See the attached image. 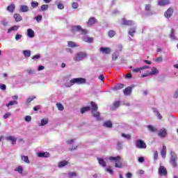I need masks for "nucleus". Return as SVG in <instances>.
I'll list each match as a JSON object with an SVG mask.
<instances>
[{
	"label": "nucleus",
	"mask_w": 178,
	"mask_h": 178,
	"mask_svg": "<svg viewBox=\"0 0 178 178\" xmlns=\"http://www.w3.org/2000/svg\"><path fill=\"white\" fill-rule=\"evenodd\" d=\"M72 9H77V8H79V3L76 2H73L72 3Z\"/></svg>",
	"instance_id": "49"
},
{
	"label": "nucleus",
	"mask_w": 178,
	"mask_h": 178,
	"mask_svg": "<svg viewBox=\"0 0 178 178\" xmlns=\"http://www.w3.org/2000/svg\"><path fill=\"white\" fill-rule=\"evenodd\" d=\"M14 19L17 22H22L23 20V17H22V15L17 13L14 14Z\"/></svg>",
	"instance_id": "18"
},
{
	"label": "nucleus",
	"mask_w": 178,
	"mask_h": 178,
	"mask_svg": "<svg viewBox=\"0 0 178 178\" xmlns=\"http://www.w3.org/2000/svg\"><path fill=\"white\" fill-rule=\"evenodd\" d=\"M48 8H49V6H48V4H43L41 6L40 11L44 12L45 10H48Z\"/></svg>",
	"instance_id": "33"
},
{
	"label": "nucleus",
	"mask_w": 178,
	"mask_h": 178,
	"mask_svg": "<svg viewBox=\"0 0 178 178\" xmlns=\"http://www.w3.org/2000/svg\"><path fill=\"white\" fill-rule=\"evenodd\" d=\"M108 35L110 38H113V37H115V35H116V31L111 30V31H108Z\"/></svg>",
	"instance_id": "31"
},
{
	"label": "nucleus",
	"mask_w": 178,
	"mask_h": 178,
	"mask_svg": "<svg viewBox=\"0 0 178 178\" xmlns=\"http://www.w3.org/2000/svg\"><path fill=\"white\" fill-rule=\"evenodd\" d=\"M15 172H19L20 175L23 173V167L22 165H19L18 168L15 169Z\"/></svg>",
	"instance_id": "44"
},
{
	"label": "nucleus",
	"mask_w": 178,
	"mask_h": 178,
	"mask_svg": "<svg viewBox=\"0 0 178 178\" xmlns=\"http://www.w3.org/2000/svg\"><path fill=\"white\" fill-rule=\"evenodd\" d=\"M158 73H159V70H158V68H156V67H153V68L152 69V71H151V72L149 73V74H150L151 76H154V75H155V74H158Z\"/></svg>",
	"instance_id": "30"
},
{
	"label": "nucleus",
	"mask_w": 178,
	"mask_h": 178,
	"mask_svg": "<svg viewBox=\"0 0 178 178\" xmlns=\"http://www.w3.org/2000/svg\"><path fill=\"white\" fill-rule=\"evenodd\" d=\"M170 37L172 40H176V36H175V29H171Z\"/></svg>",
	"instance_id": "46"
},
{
	"label": "nucleus",
	"mask_w": 178,
	"mask_h": 178,
	"mask_svg": "<svg viewBox=\"0 0 178 178\" xmlns=\"http://www.w3.org/2000/svg\"><path fill=\"white\" fill-rule=\"evenodd\" d=\"M86 56L87 54L86 53L81 51L75 54L74 60H75V62H80V60H83V59H84Z\"/></svg>",
	"instance_id": "5"
},
{
	"label": "nucleus",
	"mask_w": 178,
	"mask_h": 178,
	"mask_svg": "<svg viewBox=\"0 0 178 178\" xmlns=\"http://www.w3.org/2000/svg\"><path fill=\"white\" fill-rule=\"evenodd\" d=\"M27 34H28V37H30V38H33V37L35 35L34 34V31H33V29H29L27 30Z\"/></svg>",
	"instance_id": "22"
},
{
	"label": "nucleus",
	"mask_w": 178,
	"mask_h": 178,
	"mask_svg": "<svg viewBox=\"0 0 178 178\" xmlns=\"http://www.w3.org/2000/svg\"><path fill=\"white\" fill-rule=\"evenodd\" d=\"M91 110V107L90 106H85L82 107L80 110L81 113H86V112H88V111Z\"/></svg>",
	"instance_id": "24"
},
{
	"label": "nucleus",
	"mask_w": 178,
	"mask_h": 178,
	"mask_svg": "<svg viewBox=\"0 0 178 178\" xmlns=\"http://www.w3.org/2000/svg\"><path fill=\"white\" fill-rule=\"evenodd\" d=\"M48 119L43 118L42 120H41V122L40 124H39V126H45V124H48Z\"/></svg>",
	"instance_id": "37"
},
{
	"label": "nucleus",
	"mask_w": 178,
	"mask_h": 178,
	"mask_svg": "<svg viewBox=\"0 0 178 178\" xmlns=\"http://www.w3.org/2000/svg\"><path fill=\"white\" fill-rule=\"evenodd\" d=\"M17 104H18L17 101L13 100V101H10L8 104H6V106L9 108V106H12V105H17Z\"/></svg>",
	"instance_id": "35"
},
{
	"label": "nucleus",
	"mask_w": 178,
	"mask_h": 178,
	"mask_svg": "<svg viewBox=\"0 0 178 178\" xmlns=\"http://www.w3.org/2000/svg\"><path fill=\"white\" fill-rule=\"evenodd\" d=\"M135 88H136V85H132L129 87L125 88L124 90H134Z\"/></svg>",
	"instance_id": "57"
},
{
	"label": "nucleus",
	"mask_w": 178,
	"mask_h": 178,
	"mask_svg": "<svg viewBox=\"0 0 178 178\" xmlns=\"http://www.w3.org/2000/svg\"><path fill=\"white\" fill-rule=\"evenodd\" d=\"M6 140H7V141H11V144H13V145H16V141H17V138L12 136H7Z\"/></svg>",
	"instance_id": "12"
},
{
	"label": "nucleus",
	"mask_w": 178,
	"mask_h": 178,
	"mask_svg": "<svg viewBox=\"0 0 178 178\" xmlns=\"http://www.w3.org/2000/svg\"><path fill=\"white\" fill-rule=\"evenodd\" d=\"M20 38H22V35L17 34V35H15V40H16L17 41H18V40H20Z\"/></svg>",
	"instance_id": "62"
},
{
	"label": "nucleus",
	"mask_w": 178,
	"mask_h": 178,
	"mask_svg": "<svg viewBox=\"0 0 178 178\" xmlns=\"http://www.w3.org/2000/svg\"><path fill=\"white\" fill-rule=\"evenodd\" d=\"M97 160L101 166H103V168H105V166H106V162L105 161V160H104V159L97 158Z\"/></svg>",
	"instance_id": "21"
},
{
	"label": "nucleus",
	"mask_w": 178,
	"mask_h": 178,
	"mask_svg": "<svg viewBox=\"0 0 178 178\" xmlns=\"http://www.w3.org/2000/svg\"><path fill=\"white\" fill-rule=\"evenodd\" d=\"M174 98H178V90L175 92Z\"/></svg>",
	"instance_id": "64"
},
{
	"label": "nucleus",
	"mask_w": 178,
	"mask_h": 178,
	"mask_svg": "<svg viewBox=\"0 0 178 178\" xmlns=\"http://www.w3.org/2000/svg\"><path fill=\"white\" fill-rule=\"evenodd\" d=\"M120 106V102H115L113 103V107L111 108V111H115L117 108H119Z\"/></svg>",
	"instance_id": "26"
},
{
	"label": "nucleus",
	"mask_w": 178,
	"mask_h": 178,
	"mask_svg": "<svg viewBox=\"0 0 178 178\" xmlns=\"http://www.w3.org/2000/svg\"><path fill=\"white\" fill-rule=\"evenodd\" d=\"M15 4L11 3L10 6L7 7V10L10 13H13V12H15Z\"/></svg>",
	"instance_id": "19"
},
{
	"label": "nucleus",
	"mask_w": 178,
	"mask_h": 178,
	"mask_svg": "<svg viewBox=\"0 0 178 178\" xmlns=\"http://www.w3.org/2000/svg\"><path fill=\"white\" fill-rule=\"evenodd\" d=\"M40 58H41V55H40V54H36V55H35V56H33L32 57V59H33V60H37V59H40Z\"/></svg>",
	"instance_id": "52"
},
{
	"label": "nucleus",
	"mask_w": 178,
	"mask_h": 178,
	"mask_svg": "<svg viewBox=\"0 0 178 178\" xmlns=\"http://www.w3.org/2000/svg\"><path fill=\"white\" fill-rule=\"evenodd\" d=\"M58 9H64V8H65V6H63V4L59 3L58 4Z\"/></svg>",
	"instance_id": "60"
},
{
	"label": "nucleus",
	"mask_w": 178,
	"mask_h": 178,
	"mask_svg": "<svg viewBox=\"0 0 178 178\" xmlns=\"http://www.w3.org/2000/svg\"><path fill=\"white\" fill-rule=\"evenodd\" d=\"M122 88H124V84L118 83L114 86L112 90H122Z\"/></svg>",
	"instance_id": "23"
},
{
	"label": "nucleus",
	"mask_w": 178,
	"mask_h": 178,
	"mask_svg": "<svg viewBox=\"0 0 178 178\" xmlns=\"http://www.w3.org/2000/svg\"><path fill=\"white\" fill-rule=\"evenodd\" d=\"M147 129L149 131H151L152 133H155V131H156V129H155V127H154L152 125H148L147 126Z\"/></svg>",
	"instance_id": "42"
},
{
	"label": "nucleus",
	"mask_w": 178,
	"mask_h": 178,
	"mask_svg": "<svg viewBox=\"0 0 178 178\" xmlns=\"http://www.w3.org/2000/svg\"><path fill=\"white\" fill-rule=\"evenodd\" d=\"M146 12H150L151 11V5L147 4L145 8Z\"/></svg>",
	"instance_id": "53"
},
{
	"label": "nucleus",
	"mask_w": 178,
	"mask_h": 178,
	"mask_svg": "<svg viewBox=\"0 0 178 178\" xmlns=\"http://www.w3.org/2000/svg\"><path fill=\"white\" fill-rule=\"evenodd\" d=\"M103 126H104L105 127H108L109 129H111V128L113 127V124H112V122L106 121V122H104Z\"/></svg>",
	"instance_id": "28"
},
{
	"label": "nucleus",
	"mask_w": 178,
	"mask_h": 178,
	"mask_svg": "<svg viewBox=\"0 0 178 178\" xmlns=\"http://www.w3.org/2000/svg\"><path fill=\"white\" fill-rule=\"evenodd\" d=\"M35 98H36L35 96H31V97H28L26 101V104L27 105H29V104H30L31 102V101H34V99H35Z\"/></svg>",
	"instance_id": "34"
},
{
	"label": "nucleus",
	"mask_w": 178,
	"mask_h": 178,
	"mask_svg": "<svg viewBox=\"0 0 178 178\" xmlns=\"http://www.w3.org/2000/svg\"><path fill=\"white\" fill-rule=\"evenodd\" d=\"M98 22V20L96 19L95 17H91L89 18L88 21L87 22L88 26H94L96 23Z\"/></svg>",
	"instance_id": "10"
},
{
	"label": "nucleus",
	"mask_w": 178,
	"mask_h": 178,
	"mask_svg": "<svg viewBox=\"0 0 178 178\" xmlns=\"http://www.w3.org/2000/svg\"><path fill=\"white\" fill-rule=\"evenodd\" d=\"M159 175H160V176H166V175H168V170H166L165 167L161 165L159 168Z\"/></svg>",
	"instance_id": "9"
},
{
	"label": "nucleus",
	"mask_w": 178,
	"mask_h": 178,
	"mask_svg": "<svg viewBox=\"0 0 178 178\" xmlns=\"http://www.w3.org/2000/svg\"><path fill=\"white\" fill-rule=\"evenodd\" d=\"M166 134H168V131L165 128H162L161 129L159 130L158 136L161 138H165L166 137Z\"/></svg>",
	"instance_id": "8"
},
{
	"label": "nucleus",
	"mask_w": 178,
	"mask_h": 178,
	"mask_svg": "<svg viewBox=\"0 0 178 178\" xmlns=\"http://www.w3.org/2000/svg\"><path fill=\"white\" fill-rule=\"evenodd\" d=\"M106 172L110 173V175H113V170H112V167H108L106 169Z\"/></svg>",
	"instance_id": "50"
},
{
	"label": "nucleus",
	"mask_w": 178,
	"mask_h": 178,
	"mask_svg": "<svg viewBox=\"0 0 178 178\" xmlns=\"http://www.w3.org/2000/svg\"><path fill=\"white\" fill-rule=\"evenodd\" d=\"M122 24L124 26H133L134 24V22L132 20H127L126 19H122Z\"/></svg>",
	"instance_id": "15"
},
{
	"label": "nucleus",
	"mask_w": 178,
	"mask_h": 178,
	"mask_svg": "<svg viewBox=\"0 0 178 178\" xmlns=\"http://www.w3.org/2000/svg\"><path fill=\"white\" fill-rule=\"evenodd\" d=\"M92 115L93 118H95L97 120H102V119L99 117L101 113L98 111H92Z\"/></svg>",
	"instance_id": "14"
},
{
	"label": "nucleus",
	"mask_w": 178,
	"mask_h": 178,
	"mask_svg": "<svg viewBox=\"0 0 178 178\" xmlns=\"http://www.w3.org/2000/svg\"><path fill=\"white\" fill-rule=\"evenodd\" d=\"M170 163H171L173 168L177 166V154L173 151L170 152Z\"/></svg>",
	"instance_id": "3"
},
{
	"label": "nucleus",
	"mask_w": 178,
	"mask_h": 178,
	"mask_svg": "<svg viewBox=\"0 0 178 178\" xmlns=\"http://www.w3.org/2000/svg\"><path fill=\"white\" fill-rule=\"evenodd\" d=\"M99 79L101 80V81H105V76H104V74L99 76Z\"/></svg>",
	"instance_id": "61"
},
{
	"label": "nucleus",
	"mask_w": 178,
	"mask_h": 178,
	"mask_svg": "<svg viewBox=\"0 0 178 178\" xmlns=\"http://www.w3.org/2000/svg\"><path fill=\"white\" fill-rule=\"evenodd\" d=\"M56 106H57L58 111H63V109H65V107L63 106V104L57 103Z\"/></svg>",
	"instance_id": "43"
},
{
	"label": "nucleus",
	"mask_w": 178,
	"mask_h": 178,
	"mask_svg": "<svg viewBox=\"0 0 178 178\" xmlns=\"http://www.w3.org/2000/svg\"><path fill=\"white\" fill-rule=\"evenodd\" d=\"M118 58V54L116 53H114L112 54V60H116Z\"/></svg>",
	"instance_id": "54"
},
{
	"label": "nucleus",
	"mask_w": 178,
	"mask_h": 178,
	"mask_svg": "<svg viewBox=\"0 0 178 178\" xmlns=\"http://www.w3.org/2000/svg\"><path fill=\"white\" fill-rule=\"evenodd\" d=\"M170 4V0H159L158 5L159 6H167V5Z\"/></svg>",
	"instance_id": "11"
},
{
	"label": "nucleus",
	"mask_w": 178,
	"mask_h": 178,
	"mask_svg": "<svg viewBox=\"0 0 178 178\" xmlns=\"http://www.w3.org/2000/svg\"><path fill=\"white\" fill-rule=\"evenodd\" d=\"M38 156L39 158H49V154L48 152H38Z\"/></svg>",
	"instance_id": "17"
},
{
	"label": "nucleus",
	"mask_w": 178,
	"mask_h": 178,
	"mask_svg": "<svg viewBox=\"0 0 178 178\" xmlns=\"http://www.w3.org/2000/svg\"><path fill=\"white\" fill-rule=\"evenodd\" d=\"M161 155L163 159L166 158V147L165 145L163 146V148L161 151Z\"/></svg>",
	"instance_id": "20"
},
{
	"label": "nucleus",
	"mask_w": 178,
	"mask_h": 178,
	"mask_svg": "<svg viewBox=\"0 0 178 178\" xmlns=\"http://www.w3.org/2000/svg\"><path fill=\"white\" fill-rule=\"evenodd\" d=\"M135 144H136V148H139V149L147 148V144H145V143H144L143 140L141 139L136 140Z\"/></svg>",
	"instance_id": "6"
},
{
	"label": "nucleus",
	"mask_w": 178,
	"mask_h": 178,
	"mask_svg": "<svg viewBox=\"0 0 178 178\" xmlns=\"http://www.w3.org/2000/svg\"><path fill=\"white\" fill-rule=\"evenodd\" d=\"M123 148V142L118 141L117 143V149L120 150Z\"/></svg>",
	"instance_id": "39"
},
{
	"label": "nucleus",
	"mask_w": 178,
	"mask_h": 178,
	"mask_svg": "<svg viewBox=\"0 0 178 178\" xmlns=\"http://www.w3.org/2000/svg\"><path fill=\"white\" fill-rule=\"evenodd\" d=\"M25 122H31V116L30 115H26L25 117Z\"/></svg>",
	"instance_id": "56"
},
{
	"label": "nucleus",
	"mask_w": 178,
	"mask_h": 178,
	"mask_svg": "<svg viewBox=\"0 0 178 178\" xmlns=\"http://www.w3.org/2000/svg\"><path fill=\"white\" fill-rule=\"evenodd\" d=\"M67 163V161H60L58 163V168H63L64 166H66Z\"/></svg>",
	"instance_id": "41"
},
{
	"label": "nucleus",
	"mask_w": 178,
	"mask_h": 178,
	"mask_svg": "<svg viewBox=\"0 0 178 178\" xmlns=\"http://www.w3.org/2000/svg\"><path fill=\"white\" fill-rule=\"evenodd\" d=\"M22 54L24 55L25 58H30V56H31V51L30 50H24Z\"/></svg>",
	"instance_id": "27"
},
{
	"label": "nucleus",
	"mask_w": 178,
	"mask_h": 178,
	"mask_svg": "<svg viewBox=\"0 0 178 178\" xmlns=\"http://www.w3.org/2000/svg\"><path fill=\"white\" fill-rule=\"evenodd\" d=\"M35 19L37 22H41V20H42V15H38L35 17Z\"/></svg>",
	"instance_id": "55"
},
{
	"label": "nucleus",
	"mask_w": 178,
	"mask_h": 178,
	"mask_svg": "<svg viewBox=\"0 0 178 178\" xmlns=\"http://www.w3.org/2000/svg\"><path fill=\"white\" fill-rule=\"evenodd\" d=\"M21 159L25 163H30V160L29 159V156H27L22 155L21 156Z\"/></svg>",
	"instance_id": "29"
},
{
	"label": "nucleus",
	"mask_w": 178,
	"mask_h": 178,
	"mask_svg": "<svg viewBox=\"0 0 178 178\" xmlns=\"http://www.w3.org/2000/svg\"><path fill=\"white\" fill-rule=\"evenodd\" d=\"M99 51L102 54H106V55L111 54V48L109 47H100Z\"/></svg>",
	"instance_id": "13"
},
{
	"label": "nucleus",
	"mask_w": 178,
	"mask_h": 178,
	"mask_svg": "<svg viewBox=\"0 0 178 178\" xmlns=\"http://www.w3.org/2000/svg\"><path fill=\"white\" fill-rule=\"evenodd\" d=\"M31 5L33 8H38V2L37 1H32Z\"/></svg>",
	"instance_id": "47"
},
{
	"label": "nucleus",
	"mask_w": 178,
	"mask_h": 178,
	"mask_svg": "<svg viewBox=\"0 0 178 178\" xmlns=\"http://www.w3.org/2000/svg\"><path fill=\"white\" fill-rule=\"evenodd\" d=\"M85 42H94V38H83Z\"/></svg>",
	"instance_id": "38"
},
{
	"label": "nucleus",
	"mask_w": 178,
	"mask_h": 178,
	"mask_svg": "<svg viewBox=\"0 0 178 178\" xmlns=\"http://www.w3.org/2000/svg\"><path fill=\"white\" fill-rule=\"evenodd\" d=\"M122 137H124V138H127V140H130L131 138V136L129 134L126 135L125 134H121Z\"/></svg>",
	"instance_id": "48"
},
{
	"label": "nucleus",
	"mask_w": 178,
	"mask_h": 178,
	"mask_svg": "<svg viewBox=\"0 0 178 178\" xmlns=\"http://www.w3.org/2000/svg\"><path fill=\"white\" fill-rule=\"evenodd\" d=\"M19 30V26H13L12 27H10L8 31V33H10L11 31H16Z\"/></svg>",
	"instance_id": "36"
},
{
	"label": "nucleus",
	"mask_w": 178,
	"mask_h": 178,
	"mask_svg": "<svg viewBox=\"0 0 178 178\" xmlns=\"http://www.w3.org/2000/svg\"><path fill=\"white\" fill-rule=\"evenodd\" d=\"M78 31H80L81 34L82 35H87V30L83 29L81 28V26L76 25V26H73L71 29V32L72 34H76Z\"/></svg>",
	"instance_id": "1"
},
{
	"label": "nucleus",
	"mask_w": 178,
	"mask_h": 178,
	"mask_svg": "<svg viewBox=\"0 0 178 178\" xmlns=\"http://www.w3.org/2000/svg\"><path fill=\"white\" fill-rule=\"evenodd\" d=\"M76 176H77V174L75 172H71L68 173L69 178L76 177Z\"/></svg>",
	"instance_id": "45"
},
{
	"label": "nucleus",
	"mask_w": 178,
	"mask_h": 178,
	"mask_svg": "<svg viewBox=\"0 0 178 178\" xmlns=\"http://www.w3.org/2000/svg\"><path fill=\"white\" fill-rule=\"evenodd\" d=\"M154 161H156V159H158V152L157 151H155L154 152Z\"/></svg>",
	"instance_id": "59"
},
{
	"label": "nucleus",
	"mask_w": 178,
	"mask_h": 178,
	"mask_svg": "<svg viewBox=\"0 0 178 178\" xmlns=\"http://www.w3.org/2000/svg\"><path fill=\"white\" fill-rule=\"evenodd\" d=\"M40 109H41V106L38 105L33 107V111H40Z\"/></svg>",
	"instance_id": "58"
},
{
	"label": "nucleus",
	"mask_w": 178,
	"mask_h": 178,
	"mask_svg": "<svg viewBox=\"0 0 178 178\" xmlns=\"http://www.w3.org/2000/svg\"><path fill=\"white\" fill-rule=\"evenodd\" d=\"M124 95H131V90H124Z\"/></svg>",
	"instance_id": "51"
},
{
	"label": "nucleus",
	"mask_w": 178,
	"mask_h": 178,
	"mask_svg": "<svg viewBox=\"0 0 178 178\" xmlns=\"http://www.w3.org/2000/svg\"><path fill=\"white\" fill-rule=\"evenodd\" d=\"M91 111L92 112L95 111H98V106L94 102H91Z\"/></svg>",
	"instance_id": "25"
},
{
	"label": "nucleus",
	"mask_w": 178,
	"mask_h": 178,
	"mask_svg": "<svg viewBox=\"0 0 178 178\" xmlns=\"http://www.w3.org/2000/svg\"><path fill=\"white\" fill-rule=\"evenodd\" d=\"M0 89L1 90H6V85H5V84L0 85Z\"/></svg>",
	"instance_id": "63"
},
{
	"label": "nucleus",
	"mask_w": 178,
	"mask_h": 178,
	"mask_svg": "<svg viewBox=\"0 0 178 178\" xmlns=\"http://www.w3.org/2000/svg\"><path fill=\"white\" fill-rule=\"evenodd\" d=\"M108 159L109 161H114V162H115V168H122V163H120V160L122 159V158L120 157V156H110Z\"/></svg>",
	"instance_id": "4"
},
{
	"label": "nucleus",
	"mask_w": 178,
	"mask_h": 178,
	"mask_svg": "<svg viewBox=\"0 0 178 178\" xmlns=\"http://www.w3.org/2000/svg\"><path fill=\"white\" fill-rule=\"evenodd\" d=\"M87 80L84 78H74L70 81L68 87H72L74 84H86Z\"/></svg>",
	"instance_id": "2"
},
{
	"label": "nucleus",
	"mask_w": 178,
	"mask_h": 178,
	"mask_svg": "<svg viewBox=\"0 0 178 178\" xmlns=\"http://www.w3.org/2000/svg\"><path fill=\"white\" fill-rule=\"evenodd\" d=\"M29 10H30V8H29V6L26 5H22L20 6L19 12H22V13H26L29 12Z\"/></svg>",
	"instance_id": "16"
},
{
	"label": "nucleus",
	"mask_w": 178,
	"mask_h": 178,
	"mask_svg": "<svg viewBox=\"0 0 178 178\" xmlns=\"http://www.w3.org/2000/svg\"><path fill=\"white\" fill-rule=\"evenodd\" d=\"M173 12H174L173 8L170 7V8L166 10V12H165V14H164L165 17H167V19H169V17H172V15H173Z\"/></svg>",
	"instance_id": "7"
},
{
	"label": "nucleus",
	"mask_w": 178,
	"mask_h": 178,
	"mask_svg": "<svg viewBox=\"0 0 178 178\" xmlns=\"http://www.w3.org/2000/svg\"><path fill=\"white\" fill-rule=\"evenodd\" d=\"M67 44H68V47H70V48H76L78 47L77 44H76V42L73 41H69Z\"/></svg>",
	"instance_id": "32"
},
{
	"label": "nucleus",
	"mask_w": 178,
	"mask_h": 178,
	"mask_svg": "<svg viewBox=\"0 0 178 178\" xmlns=\"http://www.w3.org/2000/svg\"><path fill=\"white\" fill-rule=\"evenodd\" d=\"M134 33H136V28H131L129 31V34L131 37L134 36Z\"/></svg>",
	"instance_id": "40"
}]
</instances>
